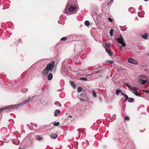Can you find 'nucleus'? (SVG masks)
<instances>
[{"instance_id": "obj_35", "label": "nucleus", "mask_w": 149, "mask_h": 149, "mask_svg": "<svg viewBox=\"0 0 149 149\" xmlns=\"http://www.w3.org/2000/svg\"><path fill=\"white\" fill-rule=\"evenodd\" d=\"M130 119V118L128 116H126L125 118V119L127 121H129Z\"/></svg>"}, {"instance_id": "obj_56", "label": "nucleus", "mask_w": 149, "mask_h": 149, "mask_svg": "<svg viewBox=\"0 0 149 149\" xmlns=\"http://www.w3.org/2000/svg\"><path fill=\"white\" fill-rule=\"evenodd\" d=\"M19 149H24V148H21L20 147L19 148Z\"/></svg>"}, {"instance_id": "obj_7", "label": "nucleus", "mask_w": 149, "mask_h": 149, "mask_svg": "<svg viewBox=\"0 0 149 149\" xmlns=\"http://www.w3.org/2000/svg\"><path fill=\"white\" fill-rule=\"evenodd\" d=\"M49 70L45 68L42 72L41 74L44 76H46L49 73Z\"/></svg>"}, {"instance_id": "obj_33", "label": "nucleus", "mask_w": 149, "mask_h": 149, "mask_svg": "<svg viewBox=\"0 0 149 149\" xmlns=\"http://www.w3.org/2000/svg\"><path fill=\"white\" fill-rule=\"evenodd\" d=\"M59 125V122H55L53 124V125H54L56 126H58Z\"/></svg>"}, {"instance_id": "obj_62", "label": "nucleus", "mask_w": 149, "mask_h": 149, "mask_svg": "<svg viewBox=\"0 0 149 149\" xmlns=\"http://www.w3.org/2000/svg\"><path fill=\"white\" fill-rule=\"evenodd\" d=\"M32 123H31V125H32Z\"/></svg>"}, {"instance_id": "obj_13", "label": "nucleus", "mask_w": 149, "mask_h": 149, "mask_svg": "<svg viewBox=\"0 0 149 149\" xmlns=\"http://www.w3.org/2000/svg\"><path fill=\"white\" fill-rule=\"evenodd\" d=\"M129 11L132 13H134L135 11V9L133 7H130L129 8Z\"/></svg>"}, {"instance_id": "obj_47", "label": "nucleus", "mask_w": 149, "mask_h": 149, "mask_svg": "<svg viewBox=\"0 0 149 149\" xmlns=\"http://www.w3.org/2000/svg\"><path fill=\"white\" fill-rule=\"evenodd\" d=\"M121 94L123 95V96H125V95H126V94H125L123 92H122V91H121Z\"/></svg>"}, {"instance_id": "obj_61", "label": "nucleus", "mask_w": 149, "mask_h": 149, "mask_svg": "<svg viewBox=\"0 0 149 149\" xmlns=\"http://www.w3.org/2000/svg\"><path fill=\"white\" fill-rule=\"evenodd\" d=\"M98 67H99V66H98L97 67H95V68H98Z\"/></svg>"}, {"instance_id": "obj_42", "label": "nucleus", "mask_w": 149, "mask_h": 149, "mask_svg": "<svg viewBox=\"0 0 149 149\" xmlns=\"http://www.w3.org/2000/svg\"><path fill=\"white\" fill-rule=\"evenodd\" d=\"M65 71L64 69V68H61V72L62 73H63Z\"/></svg>"}, {"instance_id": "obj_45", "label": "nucleus", "mask_w": 149, "mask_h": 149, "mask_svg": "<svg viewBox=\"0 0 149 149\" xmlns=\"http://www.w3.org/2000/svg\"><path fill=\"white\" fill-rule=\"evenodd\" d=\"M61 41H65V37H64L62 38H61Z\"/></svg>"}, {"instance_id": "obj_37", "label": "nucleus", "mask_w": 149, "mask_h": 149, "mask_svg": "<svg viewBox=\"0 0 149 149\" xmlns=\"http://www.w3.org/2000/svg\"><path fill=\"white\" fill-rule=\"evenodd\" d=\"M125 100L127 101V100L129 99V98L128 97V96L127 95H126L125 96Z\"/></svg>"}, {"instance_id": "obj_26", "label": "nucleus", "mask_w": 149, "mask_h": 149, "mask_svg": "<svg viewBox=\"0 0 149 149\" xmlns=\"http://www.w3.org/2000/svg\"><path fill=\"white\" fill-rule=\"evenodd\" d=\"M122 90L120 89H118L116 91V95H118L119 93L121 92Z\"/></svg>"}, {"instance_id": "obj_31", "label": "nucleus", "mask_w": 149, "mask_h": 149, "mask_svg": "<svg viewBox=\"0 0 149 149\" xmlns=\"http://www.w3.org/2000/svg\"><path fill=\"white\" fill-rule=\"evenodd\" d=\"M107 62L110 64H113L114 63V62L112 60H107Z\"/></svg>"}, {"instance_id": "obj_23", "label": "nucleus", "mask_w": 149, "mask_h": 149, "mask_svg": "<svg viewBox=\"0 0 149 149\" xmlns=\"http://www.w3.org/2000/svg\"><path fill=\"white\" fill-rule=\"evenodd\" d=\"M60 112V111L58 109H56L55 110L54 112V116H57V114H58Z\"/></svg>"}, {"instance_id": "obj_12", "label": "nucleus", "mask_w": 149, "mask_h": 149, "mask_svg": "<svg viewBox=\"0 0 149 149\" xmlns=\"http://www.w3.org/2000/svg\"><path fill=\"white\" fill-rule=\"evenodd\" d=\"M47 78L48 80H51L53 78V74L51 73H49L47 75Z\"/></svg>"}, {"instance_id": "obj_14", "label": "nucleus", "mask_w": 149, "mask_h": 149, "mask_svg": "<svg viewBox=\"0 0 149 149\" xmlns=\"http://www.w3.org/2000/svg\"><path fill=\"white\" fill-rule=\"evenodd\" d=\"M70 83L71 86L74 89H75L76 88V85L73 81H70Z\"/></svg>"}, {"instance_id": "obj_19", "label": "nucleus", "mask_w": 149, "mask_h": 149, "mask_svg": "<svg viewBox=\"0 0 149 149\" xmlns=\"http://www.w3.org/2000/svg\"><path fill=\"white\" fill-rule=\"evenodd\" d=\"M139 79H146L147 78L146 76L144 75H140L139 76Z\"/></svg>"}, {"instance_id": "obj_58", "label": "nucleus", "mask_w": 149, "mask_h": 149, "mask_svg": "<svg viewBox=\"0 0 149 149\" xmlns=\"http://www.w3.org/2000/svg\"><path fill=\"white\" fill-rule=\"evenodd\" d=\"M69 37H72V35H71V36H69Z\"/></svg>"}, {"instance_id": "obj_15", "label": "nucleus", "mask_w": 149, "mask_h": 149, "mask_svg": "<svg viewBox=\"0 0 149 149\" xmlns=\"http://www.w3.org/2000/svg\"><path fill=\"white\" fill-rule=\"evenodd\" d=\"M57 135L55 134H52L50 135V137L51 138L55 139L57 137Z\"/></svg>"}, {"instance_id": "obj_16", "label": "nucleus", "mask_w": 149, "mask_h": 149, "mask_svg": "<svg viewBox=\"0 0 149 149\" xmlns=\"http://www.w3.org/2000/svg\"><path fill=\"white\" fill-rule=\"evenodd\" d=\"M13 134L15 135L16 137L17 138L21 136V135L18 132H14Z\"/></svg>"}, {"instance_id": "obj_17", "label": "nucleus", "mask_w": 149, "mask_h": 149, "mask_svg": "<svg viewBox=\"0 0 149 149\" xmlns=\"http://www.w3.org/2000/svg\"><path fill=\"white\" fill-rule=\"evenodd\" d=\"M78 142L77 141H76L74 144L72 145L73 149H77L78 148L77 146L78 145Z\"/></svg>"}, {"instance_id": "obj_28", "label": "nucleus", "mask_w": 149, "mask_h": 149, "mask_svg": "<svg viewBox=\"0 0 149 149\" xmlns=\"http://www.w3.org/2000/svg\"><path fill=\"white\" fill-rule=\"evenodd\" d=\"M84 24L86 26H88L90 25V22L88 21H86L84 22Z\"/></svg>"}, {"instance_id": "obj_4", "label": "nucleus", "mask_w": 149, "mask_h": 149, "mask_svg": "<svg viewBox=\"0 0 149 149\" xmlns=\"http://www.w3.org/2000/svg\"><path fill=\"white\" fill-rule=\"evenodd\" d=\"M55 65V62L52 61L50 63H48L46 68L49 71H52L54 69Z\"/></svg>"}, {"instance_id": "obj_57", "label": "nucleus", "mask_w": 149, "mask_h": 149, "mask_svg": "<svg viewBox=\"0 0 149 149\" xmlns=\"http://www.w3.org/2000/svg\"><path fill=\"white\" fill-rule=\"evenodd\" d=\"M65 9L64 10V11H63V12H64V13H65Z\"/></svg>"}, {"instance_id": "obj_32", "label": "nucleus", "mask_w": 149, "mask_h": 149, "mask_svg": "<svg viewBox=\"0 0 149 149\" xmlns=\"http://www.w3.org/2000/svg\"><path fill=\"white\" fill-rule=\"evenodd\" d=\"M116 119V118L115 117V115H113V117L111 118L110 119L111 121H113L115 120Z\"/></svg>"}, {"instance_id": "obj_52", "label": "nucleus", "mask_w": 149, "mask_h": 149, "mask_svg": "<svg viewBox=\"0 0 149 149\" xmlns=\"http://www.w3.org/2000/svg\"><path fill=\"white\" fill-rule=\"evenodd\" d=\"M135 20H138V18L137 17H136V18L135 19Z\"/></svg>"}, {"instance_id": "obj_50", "label": "nucleus", "mask_w": 149, "mask_h": 149, "mask_svg": "<svg viewBox=\"0 0 149 149\" xmlns=\"http://www.w3.org/2000/svg\"><path fill=\"white\" fill-rule=\"evenodd\" d=\"M99 99L100 102H101L102 100V99L101 97H100L99 98Z\"/></svg>"}, {"instance_id": "obj_40", "label": "nucleus", "mask_w": 149, "mask_h": 149, "mask_svg": "<svg viewBox=\"0 0 149 149\" xmlns=\"http://www.w3.org/2000/svg\"><path fill=\"white\" fill-rule=\"evenodd\" d=\"M4 144V142L2 141H0V146H2Z\"/></svg>"}, {"instance_id": "obj_9", "label": "nucleus", "mask_w": 149, "mask_h": 149, "mask_svg": "<svg viewBox=\"0 0 149 149\" xmlns=\"http://www.w3.org/2000/svg\"><path fill=\"white\" fill-rule=\"evenodd\" d=\"M144 12L143 10H141L140 12H139L138 13V16L140 17H144Z\"/></svg>"}, {"instance_id": "obj_38", "label": "nucleus", "mask_w": 149, "mask_h": 149, "mask_svg": "<svg viewBox=\"0 0 149 149\" xmlns=\"http://www.w3.org/2000/svg\"><path fill=\"white\" fill-rule=\"evenodd\" d=\"M80 79L84 80V81H86L87 80V79L86 78L83 77V78H80Z\"/></svg>"}, {"instance_id": "obj_44", "label": "nucleus", "mask_w": 149, "mask_h": 149, "mask_svg": "<svg viewBox=\"0 0 149 149\" xmlns=\"http://www.w3.org/2000/svg\"><path fill=\"white\" fill-rule=\"evenodd\" d=\"M107 45H106V44H104L102 43V46L104 47L105 48H106V47L107 46Z\"/></svg>"}, {"instance_id": "obj_54", "label": "nucleus", "mask_w": 149, "mask_h": 149, "mask_svg": "<svg viewBox=\"0 0 149 149\" xmlns=\"http://www.w3.org/2000/svg\"><path fill=\"white\" fill-rule=\"evenodd\" d=\"M68 37H66V38H65L66 40L68 38Z\"/></svg>"}, {"instance_id": "obj_24", "label": "nucleus", "mask_w": 149, "mask_h": 149, "mask_svg": "<svg viewBox=\"0 0 149 149\" xmlns=\"http://www.w3.org/2000/svg\"><path fill=\"white\" fill-rule=\"evenodd\" d=\"M134 100L133 98H129L128 102L130 103H132L134 102Z\"/></svg>"}, {"instance_id": "obj_21", "label": "nucleus", "mask_w": 149, "mask_h": 149, "mask_svg": "<svg viewBox=\"0 0 149 149\" xmlns=\"http://www.w3.org/2000/svg\"><path fill=\"white\" fill-rule=\"evenodd\" d=\"M62 19V16H61L60 17V20H58V22L59 24H65V22L63 21H62L61 20Z\"/></svg>"}, {"instance_id": "obj_11", "label": "nucleus", "mask_w": 149, "mask_h": 149, "mask_svg": "<svg viewBox=\"0 0 149 149\" xmlns=\"http://www.w3.org/2000/svg\"><path fill=\"white\" fill-rule=\"evenodd\" d=\"M139 81L141 83L142 85H144L147 82L146 79H139Z\"/></svg>"}, {"instance_id": "obj_46", "label": "nucleus", "mask_w": 149, "mask_h": 149, "mask_svg": "<svg viewBox=\"0 0 149 149\" xmlns=\"http://www.w3.org/2000/svg\"><path fill=\"white\" fill-rule=\"evenodd\" d=\"M142 6H139V9L140 10L142 9Z\"/></svg>"}, {"instance_id": "obj_20", "label": "nucleus", "mask_w": 149, "mask_h": 149, "mask_svg": "<svg viewBox=\"0 0 149 149\" xmlns=\"http://www.w3.org/2000/svg\"><path fill=\"white\" fill-rule=\"evenodd\" d=\"M148 35L147 33H145L144 35H142V37L144 39L146 40L148 38Z\"/></svg>"}, {"instance_id": "obj_43", "label": "nucleus", "mask_w": 149, "mask_h": 149, "mask_svg": "<svg viewBox=\"0 0 149 149\" xmlns=\"http://www.w3.org/2000/svg\"><path fill=\"white\" fill-rule=\"evenodd\" d=\"M143 91L145 92L146 93H149V90H143Z\"/></svg>"}, {"instance_id": "obj_63", "label": "nucleus", "mask_w": 149, "mask_h": 149, "mask_svg": "<svg viewBox=\"0 0 149 149\" xmlns=\"http://www.w3.org/2000/svg\"><path fill=\"white\" fill-rule=\"evenodd\" d=\"M3 129H2L1 130L2 131L3 130Z\"/></svg>"}, {"instance_id": "obj_53", "label": "nucleus", "mask_w": 149, "mask_h": 149, "mask_svg": "<svg viewBox=\"0 0 149 149\" xmlns=\"http://www.w3.org/2000/svg\"><path fill=\"white\" fill-rule=\"evenodd\" d=\"M68 63L69 64H70L71 63V62H69V61H68Z\"/></svg>"}, {"instance_id": "obj_8", "label": "nucleus", "mask_w": 149, "mask_h": 149, "mask_svg": "<svg viewBox=\"0 0 149 149\" xmlns=\"http://www.w3.org/2000/svg\"><path fill=\"white\" fill-rule=\"evenodd\" d=\"M34 138L35 140H37L39 141H42L43 139L42 136L38 135H35Z\"/></svg>"}, {"instance_id": "obj_51", "label": "nucleus", "mask_w": 149, "mask_h": 149, "mask_svg": "<svg viewBox=\"0 0 149 149\" xmlns=\"http://www.w3.org/2000/svg\"><path fill=\"white\" fill-rule=\"evenodd\" d=\"M29 124H28V125H27V126L28 127H29V129H30V130H31V129H30V128H29Z\"/></svg>"}, {"instance_id": "obj_22", "label": "nucleus", "mask_w": 149, "mask_h": 149, "mask_svg": "<svg viewBox=\"0 0 149 149\" xmlns=\"http://www.w3.org/2000/svg\"><path fill=\"white\" fill-rule=\"evenodd\" d=\"M105 50L108 52L110 56L112 55V53L110 49H107L106 48H105Z\"/></svg>"}, {"instance_id": "obj_25", "label": "nucleus", "mask_w": 149, "mask_h": 149, "mask_svg": "<svg viewBox=\"0 0 149 149\" xmlns=\"http://www.w3.org/2000/svg\"><path fill=\"white\" fill-rule=\"evenodd\" d=\"M55 104L57 107H61V104L58 101H56L55 102Z\"/></svg>"}, {"instance_id": "obj_18", "label": "nucleus", "mask_w": 149, "mask_h": 149, "mask_svg": "<svg viewBox=\"0 0 149 149\" xmlns=\"http://www.w3.org/2000/svg\"><path fill=\"white\" fill-rule=\"evenodd\" d=\"M120 29L121 30L123 31H126L127 29V27H126V26H120Z\"/></svg>"}, {"instance_id": "obj_34", "label": "nucleus", "mask_w": 149, "mask_h": 149, "mask_svg": "<svg viewBox=\"0 0 149 149\" xmlns=\"http://www.w3.org/2000/svg\"><path fill=\"white\" fill-rule=\"evenodd\" d=\"M92 93L93 94V96H94L95 97H96V93L94 90H93L92 91Z\"/></svg>"}, {"instance_id": "obj_64", "label": "nucleus", "mask_w": 149, "mask_h": 149, "mask_svg": "<svg viewBox=\"0 0 149 149\" xmlns=\"http://www.w3.org/2000/svg\"><path fill=\"white\" fill-rule=\"evenodd\" d=\"M82 133H83V132H81Z\"/></svg>"}, {"instance_id": "obj_3", "label": "nucleus", "mask_w": 149, "mask_h": 149, "mask_svg": "<svg viewBox=\"0 0 149 149\" xmlns=\"http://www.w3.org/2000/svg\"><path fill=\"white\" fill-rule=\"evenodd\" d=\"M116 40L120 44H121L122 45L120 48L121 49L122 47H125L126 46V44L124 42V40L122 35H120L119 38H116Z\"/></svg>"}, {"instance_id": "obj_49", "label": "nucleus", "mask_w": 149, "mask_h": 149, "mask_svg": "<svg viewBox=\"0 0 149 149\" xmlns=\"http://www.w3.org/2000/svg\"><path fill=\"white\" fill-rule=\"evenodd\" d=\"M72 116L71 115H69L67 116V118H72Z\"/></svg>"}, {"instance_id": "obj_10", "label": "nucleus", "mask_w": 149, "mask_h": 149, "mask_svg": "<svg viewBox=\"0 0 149 149\" xmlns=\"http://www.w3.org/2000/svg\"><path fill=\"white\" fill-rule=\"evenodd\" d=\"M12 142L13 144L16 145H19L20 143L18 139H13Z\"/></svg>"}, {"instance_id": "obj_5", "label": "nucleus", "mask_w": 149, "mask_h": 149, "mask_svg": "<svg viewBox=\"0 0 149 149\" xmlns=\"http://www.w3.org/2000/svg\"><path fill=\"white\" fill-rule=\"evenodd\" d=\"M81 97H79V99L81 101H86L88 100V96L85 94L81 93Z\"/></svg>"}, {"instance_id": "obj_60", "label": "nucleus", "mask_w": 149, "mask_h": 149, "mask_svg": "<svg viewBox=\"0 0 149 149\" xmlns=\"http://www.w3.org/2000/svg\"><path fill=\"white\" fill-rule=\"evenodd\" d=\"M145 1H147L148 0H144Z\"/></svg>"}, {"instance_id": "obj_30", "label": "nucleus", "mask_w": 149, "mask_h": 149, "mask_svg": "<svg viewBox=\"0 0 149 149\" xmlns=\"http://www.w3.org/2000/svg\"><path fill=\"white\" fill-rule=\"evenodd\" d=\"M113 30L112 29H111L110 31V34L111 36H113Z\"/></svg>"}, {"instance_id": "obj_41", "label": "nucleus", "mask_w": 149, "mask_h": 149, "mask_svg": "<svg viewBox=\"0 0 149 149\" xmlns=\"http://www.w3.org/2000/svg\"><path fill=\"white\" fill-rule=\"evenodd\" d=\"M108 20L111 22H112L113 21V20L110 17H108Z\"/></svg>"}, {"instance_id": "obj_39", "label": "nucleus", "mask_w": 149, "mask_h": 149, "mask_svg": "<svg viewBox=\"0 0 149 149\" xmlns=\"http://www.w3.org/2000/svg\"><path fill=\"white\" fill-rule=\"evenodd\" d=\"M100 72V70L97 71L94 73H91L89 75H93V74H97V73L99 72Z\"/></svg>"}, {"instance_id": "obj_2", "label": "nucleus", "mask_w": 149, "mask_h": 149, "mask_svg": "<svg viewBox=\"0 0 149 149\" xmlns=\"http://www.w3.org/2000/svg\"><path fill=\"white\" fill-rule=\"evenodd\" d=\"M125 84L130 90L133 91H131L132 93H134L137 96L139 97L141 96L140 94L137 91V90L139 89L138 88L132 87L127 83H125Z\"/></svg>"}, {"instance_id": "obj_1", "label": "nucleus", "mask_w": 149, "mask_h": 149, "mask_svg": "<svg viewBox=\"0 0 149 149\" xmlns=\"http://www.w3.org/2000/svg\"><path fill=\"white\" fill-rule=\"evenodd\" d=\"M68 4L70 5L68 9L69 15L74 14L77 13L79 10V6L76 0H73L70 2H68Z\"/></svg>"}, {"instance_id": "obj_6", "label": "nucleus", "mask_w": 149, "mask_h": 149, "mask_svg": "<svg viewBox=\"0 0 149 149\" xmlns=\"http://www.w3.org/2000/svg\"><path fill=\"white\" fill-rule=\"evenodd\" d=\"M128 62L131 64H132L134 65H137L138 64V63L136 60L131 57L128 58Z\"/></svg>"}, {"instance_id": "obj_27", "label": "nucleus", "mask_w": 149, "mask_h": 149, "mask_svg": "<svg viewBox=\"0 0 149 149\" xmlns=\"http://www.w3.org/2000/svg\"><path fill=\"white\" fill-rule=\"evenodd\" d=\"M82 89V87H78L77 88V92L78 93L80 92Z\"/></svg>"}, {"instance_id": "obj_36", "label": "nucleus", "mask_w": 149, "mask_h": 149, "mask_svg": "<svg viewBox=\"0 0 149 149\" xmlns=\"http://www.w3.org/2000/svg\"><path fill=\"white\" fill-rule=\"evenodd\" d=\"M29 102L33 100V97H29L27 100Z\"/></svg>"}, {"instance_id": "obj_55", "label": "nucleus", "mask_w": 149, "mask_h": 149, "mask_svg": "<svg viewBox=\"0 0 149 149\" xmlns=\"http://www.w3.org/2000/svg\"><path fill=\"white\" fill-rule=\"evenodd\" d=\"M77 131L79 132H80L79 131V129H78Z\"/></svg>"}, {"instance_id": "obj_29", "label": "nucleus", "mask_w": 149, "mask_h": 149, "mask_svg": "<svg viewBox=\"0 0 149 149\" xmlns=\"http://www.w3.org/2000/svg\"><path fill=\"white\" fill-rule=\"evenodd\" d=\"M28 89L27 88H23L22 89V92L23 93H25L28 91Z\"/></svg>"}, {"instance_id": "obj_59", "label": "nucleus", "mask_w": 149, "mask_h": 149, "mask_svg": "<svg viewBox=\"0 0 149 149\" xmlns=\"http://www.w3.org/2000/svg\"><path fill=\"white\" fill-rule=\"evenodd\" d=\"M113 0H111V1H110V2H111L112 1H113Z\"/></svg>"}, {"instance_id": "obj_48", "label": "nucleus", "mask_w": 149, "mask_h": 149, "mask_svg": "<svg viewBox=\"0 0 149 149\" xmlns=\"http://www.w3.org/2000/svg\"><path fill=\"white\" fill-rule=\"evenodd\" d=\"M106 45H107V46L110 47V43H107L106 44Z\"/></svg>"}]
</instances>
